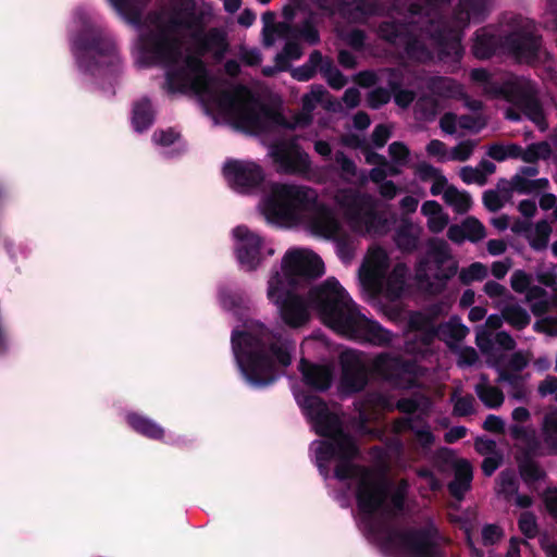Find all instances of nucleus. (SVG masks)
I'll use <instances>...</instances> for the list:
<instances>
[{
	"label": "nucleus",
	"instance_id": "nucleus-5",
	"mask_svg": "<svg viewBox=\"0 0 557 557\" xmlns=\"http://www.w3.org/2000/svg\"><path fill=\"white\" fill-rule=\"evenodd\" d=\"M257 209L269 224L280 227L304 226L312 235L336 243L338 257L348 262L355 246L334 210L319 201L315 189L300 184L272 182Z\"/></svg>",
	"mask_w": 557,
	"mask_h": 557
},
{
	"label": "nucleus",
	"instance_id": "nucleus-9",
	"mask_svg": "<svg viewBox=\"0 0 557 557\" xmlns=\"http://www.w3.org/2000/svg\"><path fill=\"white\" fill-rule=\"evenodd\" d=\"M327 91L322 86H312L310 92L302 97V109L290 117L282 112L267 108L252 95L243 99L236 111L222 107V112L228 116V123L233 127L248 134L263 135L278 128H296L308 125L311 122V113L319 103H323Z\"/></svg>",
	"mask_w": 557,
	"mask_h": 557
},
{
	"label": "nucleus",
	"instance_id": "nucleus-1",
	"mask_svg": "<svg viewBox=\"0 0 557 557\" xmlns=\"http://www.w3.org/2000/svg\"><path fill=\"white\" fill-rule=\"evenodd\" d=\"M108 1L138 28L131 50L134 64L139 69L164 66V89L169 94H194L214 124L228 123L220 107L236 111L249 89L209 76L199 57L221 60L228 49L223 28L205 30L214 15L212 5L203 0H172L169 9L152 11L141 21L147 0Z\"/></svg>",
	"mask_w": 557,
	"mask_h": 557
},
{
	"label": "nucleus",
	"instance_id": "nucleus-20",
	"mask_svg": "<svg viewBox=\"0 0 557 557\" xmlns=\"http://www.w3.org/2000/svg\"><path fill=\"white\" fill-rule=\"evenodd\" d=\"M276 171L282 174L307 175L311 161L295 141H280L271 145L268 150Z\"/></svg>",
	"mask_w": 557,
	"mask_h": 557
},
{
	"label": "nucleus",
	"instance_id": "nucleus-11",
	"mask_svg": "<svg viewBox=\"0 0 557 557\" xmlns=\"http://www.w3.org/2000/svg\"><path fill=\"white\" fill-rule=\"evenodd\" d=\"M470 78L486 96L504 99L521 111L539 129L547 128L546 114L535 98V86L530 79L508 75L498 82L485 69H473Z\"/></svg>",
	"mask_w": 557,
	"mask_h": 557
},
{
	"label": "nucleus",
	"instance_id": "nucleus-57",
	"mask_svg": "<svg viewBox=\"0 0 557 557\" xmlns=\"http://www.w3.org/2000/svg\"><path fill=\"white\" fill-rule=\"evenodd\" d=\"M536 278L539 283L547 287H554L557 284L556 267H539L536 270Z\"/></svg>",
	"mask_w": 557,
	"mask_h": 557
},
{
	"label": "nucleus",
	"instance_id": "nucleus-16",
	"mask_svg": "<svg viewBox=\"0 0 557 557\" xmlns=\"http://www.w3.org/2000/svg\"><path fill=\"white\" fill-rule=\"evenodd\" d=\"M284 15L286 21L271 25L274 15L270 12L263 14V44L267 47H271L278 39L285 40V46L283 50L276 54L275 61L280 64L281 69H288L290 61L298 60L302 55V50L297 41L295 28L290 26L295 15L293 9L285 8Z\"/></svg>",
	"mask_w": 557,
	"mask_h": 557
},
{
	"label": "nucleus",
	"instance_id": "nucleus-2",
	"mask_svg": "<svg viewBox=\"0 0 557 557\" xmlns=\"http://www.w3.org/2000/svg\"><path fill=\"white\" fill-rule=\"evenodd\" d=\"M296 400L317 434L325 437L313 441L310 450L320 473L327 479L335 465V478L356 490L358 524L366 536L387 555L395 557H442L448 539L432 519L406 531L393 529L387 521L404 508L408 483L388 484L375 471L357 467L352 459L358 449L354 440L344 433L343 420L315 395H296Z\"/></svg>",
	"mask_w": 557,
	"mask_h": 557
},
{
	"label": "nucleus",
	"instance_id": "nucleus-43",
	"mask_svg": "<svg viewBox=\"0 0 557 557\" xmlns=\"http://www.w3.org/2000/svg\"><path fill=\"white\" fill-rule=\"evenodd\" d=\"M319 71L323 74L329 85L335 89L343 88L347 83L345 76L334 66L330 59L322 57Z\"/></svg>",
	"mask_w": 557,
	"mask_h": 557
},
{
	"label": "nucleus",
	"instance_id": "nucleus-59",
	"mask_svg": "<svg viewBox=\"0 0 557 557\" xmlns=\"http://www.w3.org/2000/svg\"><path fill=\"white\" fill-rule=\"evenodd\" d=\"M388 151L395 163L405 165L408 162L409 150L404 144L395 141L389 145Z\"/></svg>",
	"mask_w": 557,
	"mask_h": 557
},
{
	"label": "nucleus",
	"instance_id": "nucleus-54",
	"mask_svg": "<svg viewBox=\"0 0 557 557\" xmlns=\"http://www.w3.org/2000/svg\"><path fill=\"white\" fill-rule=\"evenodd\" d=\"M519 529L529 539H533L537 534V524L534 515L523 512L519 518Z\"/></svg>",
	"mask_w": 557,
	"mask_h": 557
},
{
	"label": "nucleus",
	"instance_id": "nucleus-29",
	"mask_svg": "<svg viewBox=\"0 0 557 557\" xmlns=\"http://www.w3.org/2000/svg\"><path fill=\"white\" fill-rule=\"evenodd\" d=\"M421 234V226L411 222H404L397 227L394 242L403 252H412L419 247Z\"/></svg>",
	"mask_w": 557,
	"mask_h": 557
},
{
	"label": "nucleus",
	"instance_id": "nucleus-46",
	"mask_svg": "<svg viewBox=\"0 0 557 557\" xmlns=\"http://www.w3.org/2000/svg\"><path fill=\"white\" fill-rule=\"evenodd\" d=\"M220 302L225 310L234 311V314L238 317L239 320L243 319L246 309L243 306L244 300L239 295L228 289H221Z\"/></svg>",
	"mask_w": 557,
	"mask_h": 557
},
{
	"label": "nucleus",
	"instance_id": "nucleus-31",
	"mask_svg": "<svg viewBox=\"0 0 557 557\" xmlns=\"http://www.w3.org/2000/svg\"><path fill=\"white\" fill-rule=\"evenodd\" d=\"M335 161L341 170V177L349 184L363 186L368 183V174L364 170H359L355 162L344 152H336Z\"/></svg>",
	"mask_w": 557,
	"mask_h": 557
},
{
	"label": "nucleus",
	"instance_id": "nucleus-23",
	"mask_svg": "<svg viewBox=\"0 0 557 557\" xmlns=\"http://www.w3.org/2000/svg\"><path fill=\"white\" fill-rule=\"evenodd\" d=\"M342 381L341 385L345 393H355L362 389L367 383V362L363 355L357 350L346 349L342 351Z\"/></svg>",
	"mask_w": 557,
	"mask_h": 557
},
{
	"label": "nucleus",
	"instance_id": "nucleus-32",
	"mask_svg": "<svg viewBox=\"0 0 557 557\" xmlns=\"http://www.w3.org/2000/svg\"><path fill=\"white\" fill-rule=\"evenodd\" d=\"M475 394L485 407L495 409L503 405L504 393L492 385L486 375H481L480 382L474 387Z\"/></svg>",
	"mask_w": 557,
	"mask_h": 557
},
{
	"label": "nucleus",
	"instance_id": "nucleus-17",
	"mask_svg": "<svg viewBox=\"0 0 557 557\" xmlns=\"http://www.w3.org/2000/svg\"><path fill=\"white\" fill-rule=\"evenodd\" d=\"M372 372L396 388H410L420 383L421 369L389 354H380L369 364Z\"/></svg>",
	"mask_w": 557,
	"mask_h": 557
},
{
	"label": "nucleus",
	"instance_id": "nucleus-25",
	"mask_svg": "<svg viewBox=\"0 0 557 557\" xmlns=\"http://www.w3.org/2000/svg\"><path fill=\"white\" fill-rule=\"evenodd\" d=\"M447 237L456 244H462L466 240L478 243L486 237V230L476 218L468 216L460 224L450 225Z\"/></svg>",
	"mask_w": 557,
	"mask_h": 557
},
{
	"label": "nucleus",
	"instance_id": "nucleus-48",
	"mask_svg": "<svg viewBox=\"0 0 557 557\" xmlns=\"http://www.w3.org/2000/svg\"><path fill=\"white\" fill-rule=\"evenodd\" d=\"M487 267L481 262H473L469 267L461 269L459 278L463 284H470L474 281H482L487 276Z\"/></svg>",
	"mask_w": 557,
	"mask_h": 557
},
{
	"label": "nucleus",
	"instance_id": "nucleus-47",
	"mask_svg": "<svg viewBox=\"0 0 557 557\" xmlns=\"http://www.w3.org/2000/svg\"><path fill=\"white\" fill-rule=\"evenodd\" d=\"M512 188L521 194H530L536 190L547 188V178L528 180L521 175H516L512 178Z\"/></svg>",
	"mask_w": 557,
	"mask_h": 557
},
{
	"label": "nucleus",
	"instance_id": "nucleus-52",
	"mask_svg": "<svg viewBox=\"0 0 557 557\" xmlns=\"http://www.w3.org/2000/svg\"><path fill=\"white\" fill-rule=\"evenodd\" d=\"M425 174H429L433 177L431 194L434 196L442 194L443 198H445V190L451 187V185H448L447 180L441 175L440 172L433 166H426Z\"/></svg>",
	"mask_w": 557,
	"mask_h": 557
},
{
	"label": "nucleus",
	"instance_id": "nucleus-49",
	"mask_svg": "<svg viewBox=\"0 0 557 557\" xmlns=\"http://www.w3.org/2000/svg\"><path fill=\"white\" fill-rule=\"evenodd\" d=\"M475 343L482 354L486 356V361L490 357L496 358V355L493 352V344H492V334L486 326H478L475 330Z\"/></svg>",
	"mask_w": 557,
	"mask_h": 557
},
{
	"label": "nucleus",
	"instance_id": "nucleus-53",
	"mask_svg": "<svg viewBox=\"0 0 557 557\" xmlns=\"http://www.w3.org/2000/svg\"><path fill=\"white\" fill-rule=\"evenodd\" d=\"M152 140L156 145L165 148L178 143L180 134L172 128L156 131Z\"/></svg>",
	"mask_w": 557,
	"mask_h": 557
},
{
	"label": "nucleus",
	"instance_id": "nucleus-8",
	"mask_svg": "<svg viewBox=\"0 0 557 557\" xmlns=\"http://www.w3.org/2000/svg\"><path fill=\"white\" fill-rule=\"evenodd\" d=\"M70 32L72 52L83 74L111 79L120 73L122 59L113 38L87 11L74 12Z\"/></svg>",
	"mask_w": 557,
	"mask_h": 557
},
{
	"label": "nucleus",
	"instance_id": "nucleus-44",
	"mask_svg": "<svg viewBox=\"0 0 557 557\" xmlns=\"http://www.w3.org/2000/svg\"><path fill=\"white\" fill-rule=\"evenodd\" d=\"M519 468L521 478L531 488L536 490L535 484L545 478V472L533 460L522 461Z\"/></svg>",
	"mask_w": 557,
	"mask_h": 557
},
{
	"label": "nucleus",
	"instance_id": "nucleus-64",
	"mask_svg": "<svg viewBox=\"0 0 557 557\" xmlns=\"http://www.w3.org/2000/svg\"><path fill=\"white\" fill-rule=\"evenodd\" d=\"M534 330L549 336L557 335V318H544L534 323Z\"/></svg>",
	"mask_w": 557,
	"mask_h": 557
},
{
	"label": "nucleus",
	"instance_id": "nucleus-38",
	"mask_svg": "<svg viewBox=\"0 0 557 557\" xmlns=\"http://www.w3.org/2000/svg\"><path fill=\"white\" fill-rule=\"evenodd\" d=\"M505 321L515 329L522 330L530 323V314L519 305H507L503 308Z\"/></svg>",
	"mask_w": 557,
	"mask_h": 557
},
{
	"label": "nucleus",
	"instance_id": "nucleus-35",
	"mask_svg": "<svg viewBox=\"0 0 557 557\" xmlns=\"http://www.w3.org/2000/svg\"><path fill=\"white\" fill-rule=\"evenodd\" d=\"M154 112L150 101L146 98L135 102L132 114V125L136 132H143L150 127Z\"/></svg>",
	"mask_w": 557,
	"mask_h": 557
},
{
	"label": "nucleus",
	"instance_id": "nucleus-28",
	"mask_svg": "<svg viewBox=\"0 0 557 557\" xmlns=\"http://www.w3.org/2000/svg\"><path fill=\"white\" fill-rule=\"evenodd\" d=\"M299 369L302 373L304 381L309 386L319 391H324L330 387L333 379L331 368L309 363L307 360L301 359Z\"/></svg>",
	"mask_w": 557,
	"mask_h": 557
},
{
	"label": "nucleus",
	"instance_id": "nucleus-3",
	"mask_svg": "<svg viewBox=\"0 0 557 557\" xmlns=\"http://www.w3.org/2000/svg\"><path fill=\"white\" fill-rule=\"evenodd\" d=\"M324 274L322 259L312 250L293 247L286 250L280 270L268 280L267 297L278 309L290 327H299L310 318L309 307L337 334L360 343L386 346L393 334L377 321L361 312L347 290L335 277H329L309 292V304L295 293L302 282Z\"/></svg>",
	"mask_w": 557,
	"mask_h": 557
},
{
	"label": "nucleus",
	"instance_id": "nucleus-45",
	"mask_svg": "<svg viewBox=\"0 0 557 557\" xmlns=\"http://www.w3.org/2000/svg\"><path fill=\"white\" fill-rule=\"evenodd\" d=\"M543 441L550 451L557 454V412L546 414L543 424Z\"/></svg>",
	"mask_w": 557,
	"mask_h": 557
},
{
	"label": "nucleus",
	"instance_id": "nucleus-24",
	"mask_svg": "<svg viewBox=\"0 0 557 557\" xmlns=\"http://www.w3.org/2000/svg\"><path fill=\"white\" fill-rule=\"evenodd\" d=\"M532 275L522 270H516L510 277L511 288L517 293H525V299L530 304L535 315H542L549 310V300L545 289L540 286H531Z\"/></svg>",
	"mask_w": 557,
	"mask_h": 557
},
{
	"label": "nucleus",
	"instance_id": "nucleus-58",
	"mask_svg": "<svg viewBox=\"0 0 557 557\" xmlns=\"http://www.w3.org/2000/svg\"><path fill=\"white\" fill-rule=\"evenodd\" d=\"M417 113L425 120H432L437 112V104L432 99L420 98L416 103Z\"/></svg>",
	"mask_w": 557,
	"mask_h": 557
},
{
	"label": "nucleus",
	"instance_id": "nucleus-41",
	"mask_svg": "<svg viewBox=\"0 0 557 557\" xmlns=\"http://www.w3.org/2000/svg\"><path fill=\"white\" fill-rule=\"evenodd\" d=\"M486 153L493 160L502 162L510 158H519L521 154V147L516 144H493L488 146Z\"/></svg>",
	"mask_w": 557,
	"mask_h": 557
},
{
	"label": "nucleus",
	"instance_id": "nucleus-18",
	"mask_svg": "<svg viewBox=\"0 0 557 557\" xmlns=\"http://www.w3.org/2000/svg\"><path fill=\"white\" fill-rule=\"evenodd\" d=\"M397 408L410 414L405 420H399L395 424V430L400 432L403 430L409 429L414 433L417 441L423 449H429L435 437L432 434L430 426L421 422V417L428 416L432 408V403L429 398L419 396L414 398H405L400 399L397 403Z\"/></svg>",
	"mask_w": 557,
	"mask_h": 557
},
{
	"label": "nucleus",
	"instance_id": "nucleus-15",
	"mask_svg": "<svg viewBox=\"0 0 557 557\" xmlns=\"http://www.w3.org/2000/svg\"><path fill=\"white\" fill-rule=\"evenodd\" d=\"M234 251L239 265L246 271L257 270L267 258L275 253L273 243L251 231L238 225L232 231Z\"/></svg>",
	"mask_w": 557,
	"mask_h": 557
},
{
	"label": "nucleus",
	"instance_id": "nucleus-37",
	"mask_svg": "<svg viewBox=\"0 0 557 557\" xmlns=\"http://www.w3.org/2000/svg\"><path fill=\"white\" fill-rule=\"evenodd\" d=\"M445 202L451 207L457 213L467 212L472 205L471 197L468 193L459 190L455 186L445 190Z\"/></svg>",
	"mask_w": 557,
	"mask_h": 557
},
{
	"label": "nucleus",
	"instance_id": "nucleus-34",
	"mask_svg": "<svg viewBox=\"0 0 557 557\" xmlns=\"http://www.w3.org/2000/svg\"><path fill=\"white\" fill-rule=\"evenodd\" d=\"M126 419L132 429L149 438L159 440L164 434V430L147 417L129 413Z\"/></svg>",
	"mask_w": 557,
	"mask_h": 557
},
{
	"label": "nucleus",
	"instance_id": "nucleus-27",
	"mask_svg": "<svg viewBox=\"0 0 557 557\" xmlns=\"http://www.w3.org/2000/svg\"><path fill=\"white\" fill-rule=\"evenodd\" d=\"M450 467L454 470V480L448 488L454 497L461 499L471 486L472 467L465 459H451Z\"/></svg>",
	"mask_w": 557,
	"mask_h": 557
},
{
	"label": "nucleus",
	"instance_id": "nucleus-4",
	"mask_svg": "<svg viewBox=\"0 0 557 557\" xmlns=\"http://www.w3.org/2000/svg\"><path fill=\"white\" fill-rule=\"evenodd\" d=\"M450 0H394L391 21L379 27L381 38L403 48L409 60L429 62L435 57L454 73L463 57L462 36L471 24L484 22L498 0H458L445 16Z\"/></svg>",
	"mask_w": 557,
	"mask_h": 557
},
{
	"label": "nucleus",
	"instance_id": "nucleus-40",
	"mask_svg": "<svg viewBox=\"0 0 557 557\" xmlns=\"http://www.w3.org/2000/svg\"><path fill=\"white\" fill-rule=\"evenodd\" d=\"M552 154L550 145L547 141H541L528 146L525 149L521 148L520 159L524 162L533 163L539 160H546Z\"/></svg>",
	"mask_w": 557,
	"mask_h": 557
},
{
	"label": "nucleus",
	"instance_id": "nucleus-33",
	"mask_svg": "<svg viewBox=\"0 0 557 557\" xmlns=\"http://www.w3.org/2000/svg\"><path fill=\"white\" fill-rule=\"evenodd\" d=\"M421 212L426 218V225L432 233H441L448 224V215L434 200L425 201L421 207Z\"/></svg>",
	"mask_w": 557,
	"mask_h": 557
},
{
	"label": "nucleus",
	"instance_id": "nucleus-55",
	"mask_svg": "<svg viewBox=\"0 0 557 557\" xmlns=\"http://www.w3.org/2000/svg\"><path fill=\"white\" fill-rule=\"evenodd\" d=\"M506 201V195L499 190H487L483 195L484 206L490 211H497L503 208Z\"/></svg>",
	"mask_w": 557,
	"mask_h": 557
},
{
	"label": "nucleus",
	"instance_id": "nucleus-19",
	"mask_svg": "<svg viewBox=\"0 0 557 557\" xmlns=\"http://www.w3.org/2000/svg\"><path fill=\"white\" fill-rule=\"evenodd\" d=\"M223 176L237 193L253 194L264 183V169L252 160L230 159L223 165Z\"/></svg>",
	"mask_w": 557,
	"mask_h": 557
},
{
	"label": "nucleus",
	"instance_id": "nucleus-62",
	"mask_svg": "<svg viewBox=\"0 0 557 557\" xmlns=\"http://www.w3.org/2000/svg\"><path fill=\"white\" fill-rule=\"evenodd\" d=\"M391 134L392 127L389 125L380 124L374 128L371 140L375 147L381 148L389 139Z\"/></svg>",
	"mask_w": 557,
	"mask_h": 557
},
{
	"label": "nucleus",
	"instance_id": "nucleus-6",
	"mask_svg": "<svg viewBox=\"0 0 557 557\" xmlns=\"http://www.w3.org/2000/svg\"><path fill=\"white\" fill-rule=\"evenodd\" d=\"M231 342L243 376L255 388L272 384L280 370L290 364L296 348L285 332L249 319L234 327Z\"/></svg>",
	"mask_w": 557,
	"mask_h": 557
},
{
	"label": "nucleus",
	"instance_id": "nucleus-36",
	"mask_svg": "<svg viewBox=\"0 0 557 557\" xmlns=\"http://www.w3.org/2000/svg\"><path fill=\"white\" fill-rule=\"evenodd\" d=\"M388 85L394 94V100L398 107L407 108L414 100V94L410 90L401 89L400 82L398 81V71H386Z\"/></svg>",
	"mask_w": 557,
	"mask_h": 557
},
{
	"label": "nucleus",
	"instance_id": "nucleus-13",
	"mask_svg": "<svg viewBox=\"0 0 557 557\" xmlns=\"http://www.w3.org/2000/svg\"><path fill=\"white\" fill-rule=\"evenodd\" d=\"M334 201L350 230L359 235H381L387 228V219L380 211L379 200L370 194L352 188L338 189Z\"/></svg>",
	"mask_w": 557,
	"mask_h": 557
},
{
	"label": "nucleus",
	"instance_id": "nucleus-51",
	"mask_svg": "<svg viewBox=\"0 0 557 557\" xmlns=\"http://www.w3.org/2000/svg\"><path fill=\"white\" fill-rule=\"evenodd\" d=\"M517 491L518 484L515 473L512 471L502 472L498 482V493L509 498L516 495Z\"/></svg>",
	"mask_w": 557,
	"mask_h": 557
},
{
	"label": "nucleus",
	"instance_id": "nucleus-10",
	"mask_svg": "<svg viewBox=\"0 0 557 557\" xmlns=\"http://www.w3.org/2000/svg\"><path fill=\"white\" fill-rule=\"evenodd\" d=\"M358 277L362 290L371 301L381 304L397 301L409 293V267L396 262L392 267L388 250L381 245H371L358 270Z\"/></svg>",
	"mask_w": 557,
	"mask_h": 557
},
{
	"label": "nucleus",
	"instance_id": "nucleus-42",
	"mask_svg": "<svg viewBox=\"0 0 557 557\" xmlns=\"http://www.w3.org/2000/svg\"><path fill=\"white\" fill-rule=\"evenodd\" d=\"M320 62H322V54L319 51H313L307 64L292 70V76L299 82L309 81L319 71Z\"/></svg>",
	"mask_w": 557,
	"mask_h": 557
},
{
	"label": "nucleus",
	"instance_id": "nucleus-60",
	"mask_svg": "<svg viewBox=\"0 0 557 557\" xmlns=\"http://www.w3.org/2000/svg\"><path fill=\"white\" fill-rule=\"evenodd\" d=\"M457 121L460 129L470 132H479L485 125V121L481 116L461 115L457 116Z\"/></svg>",
	"mask_w": 557,
	"mask_h": 557
},
{
	"label": "nucleus",
	"instance_id": "nucleus-56",
	"mask_svg": "<svg viewBox=\"0 0 557 557\" xmlns=\"http://www.w3.org/2000/svg\"><path fill=\"white\" fill-rule=\"evenodd\" d=\"M504 536V531L497 524H486L482 529V541L484 545H494Z\"/></svg>",
	"mask_w": 557,
	"mask_h": 557
},
{
	"label": "nucleus",
	"instance_id": "nucleus-7",
	"mask_svg": "<svg viewBox=\"0 0 557 557\" xmlns=\"http://www.w3.org/2000/svg\"><path fill=\"white\" fill-rule=\"evenodd\" d=\"M539 49L540 37L535 23L512 12L502 14L495 24L478 28L471 37L470 46L472 55L479 60L507 54L525 63L536 59Z\"/></svg>",
	"mask_w": 557,
	"mask_h": 557
},
{
	"label": "nucleus",
	"instance_id": "nucleus-39",
	"mask_svg": "<svg viewBox=\"0 0 557 557\" xmlns=\"http://www.w3.org/2000/svg\"><path fill=\"white\" fill-rule=\"evenodd\" d=\"M461 386H457L450 396L454 404L453 413L457 417H465L474 412L475 399L471 395L462 396Z\"/></svg>",
	"mask_w": 557,
	"mask_h": 557
},
{
	"label": "nucleus",
	"instance_id": "nucleus-61",
	"mask_svg": "<svg viewBox=\"0 0 557 557\" xmlns=\"http://www.w3.org/2000/svg\"><path fill=\"white\" fill-rule=\"evenodd\" d=\"M456 351L459 367L473 366L479 359L475 349L472 347H456Z\"/></svg>",
	"mask_w": 557,
	"mask_h": 557
},
{
	"label": "nucleus",
	"instance_id": "nucleus-21",
	"mask_svg": "<svg viewBox=\"0 0 557 557\" xmlns=\"http://www.w3.org/2000/svg\"><path fill=\"white\" fill-rule=\"evenodd\" d=\"M532 354L529 350L516 351L512 354L507 363H504L500 357L492 358L487 360V364L494 368L497 373V382L505 383L513 388H518L517 392L512 393V396L520 399L524 396V393L520 391L522 384V376L519 374L531 361Z\"/></svg>",
	"mask_w": 557,
	"mask_h": 557
},
{
	"label": "nucleus",
	"instance_id": "nucleus-22",
	"mask_svg": "<svg viewBox=\"0 0 557 557\" xmlns=\"http://www.w3.org/2000/svg\"><path fill=\"white\" fill-rule=\"evenodd\" d=\"M314 3L326 14L339 13L352 22H363L379 11L377 0H314Z\"/></svg>",
	"mask_w": 557,
	"mask_h": 557
},
{
	"label": "nucleus",
	"instance_id": "nucleus-12",
	"mask_svg": "<svg viewBox=\"0 0 557 557\" xmlns=\"http://www.w3.org/2000/svg\"><path fill=\"white\" fill-rule=\"evenodd\" d=\"M458 268V261L448 244L441 239H431L426 253L414 263L413 281L422 293L438 295L457 274Z\"/></svg>",
	"mask_w": 557,
	"mask_h": 557
},
{
	"label": "nucleus",
	"instance_id": "nucleus-50",
	"mask_svg": "<svg viewBox=\"0 0 557 557\" xmlns=\"http://www.w3.org/2000/svg\"><path fill=\"white\" fill-rule=\"evenodd\" d=\"M476 143L474 140H463L449 150L448 161H467L473 153Z\"/></svg>",
	"mask_w": 557,
	"mask_h": 557
},
{
	"label": "nucleus",
	"instance_id": "nucleus-30",
	"mask_svg": "<svg viewBox=\"0 0 557 557\" xmlns=\"http://www.w3.org/2000/svg\"><path fill=\"white\" fill-rule=\"evenodd\" d=\"M429 90L440 98H459L463 96V87L455 79L434 76L426 81Z\"/></svg>",
	"mask_w": 557,
	"mask_h": 557
},
{
	"label": "nucleus",
	"instance_id": "nucleus-14",
	"mask_svg": "<svg viewBox=\"0 0 557 557\" xmlns=\"http://www.w3.org/2000/svg\"><path fill=\"white\" fill-rule=\"evenodd\" d=\"M408 324L411 333L408 335L405 349L412 355L425 356L431 350V344L435 337L444 341L449 347L456 348L469 333V329L458 317H453L436 327L425 313L412 312Z\"/></svg>",
	"mask_w": 557,
	"mask_h": 557
},
{
	"label": "nucleus",
	"instance_id": "nucleus-26",
	"mask_svg": "<svg viewBox=\"0 0 557 557\" xmlns=\"http://www.w3.org/2000/svg\"><path fill=\"white\" fill-rule=\"evenodd\" d=\"M512 231L523 233L531 248L541 251L547 248L553 228L546 220H542L536 224H517Z\"/></svg>",
	"mask_w": 557,
	"mask_h": 557
},
{
	"label": "nucleus",
	"instance_id": "nucleus-63",
	"mask_svg": "<svg viewBox=\"0 0 557 557\" xmlns=\"http://www.w3.org/2000/svg\"><path fill=\"white\" fill-rule=\"evenodd\" d=\"M543 18L545 27L557 30V0H548Z\"/></svg>",
	"mask_w": 557,
	"mask_h": 557
}]
</instances>
